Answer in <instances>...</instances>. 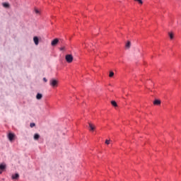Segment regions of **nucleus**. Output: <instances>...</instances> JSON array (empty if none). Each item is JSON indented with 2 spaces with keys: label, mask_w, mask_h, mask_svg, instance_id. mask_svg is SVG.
<instances>
[{
  "label": "nucleus",
  "mask_w": 181,
  "mask_h": 181,
  "mask_svg": "<svg viewBox=\"0 0 181 181\" xmlns=\"http://www.w3.org/2000/svg\"><path fill=\"white\" fill-rule=\"evenodd\" d=\"M105 144L106 145H110V140H106Z\"/></svg>",
  "instance_id": "nucleus-19"
},
{
  "label": "nucleus",
  "mask_w": 181,
  "mask_h": 181,
  "mask_svg": "<svg viewBox=\"0 0 181 181\" xmlns=\"http://www.w3.org/2000/svg\"><path fill=\"white\" fill-rule=\"evenodd\" d=\"M136 2L139 3L141 5H142V4H144V2L142 1V0H134Z\"/></svg>",
  "instance_id": "nucleus-16"
},
{
  "label": "nucleus",
  "mask_w": 181,
  "mask_h": 181,
  "mask_svg": "<svg viewBox=\"0 0 181 181\" xmlns=\"http://www.w3.org/2000/svg\"><path fill=\"white\" fill-rule=\"evenodd\" d=\"M42 97H43L42 93H37V95H36L37 100H42Z\"/></svg>",
  "instance_id": "nucleus-10"
},
{
  "label": "nucleus",
  "mask_w": 181,
  "mask_h": 181,
  "mask_svg": "<svg viewBox=\"0 0 181 181\" xmlns=\"http://www.w3.org/2000/svg\"><path fill=\"white\" fill-rule=\"evenodd\" d=\"M60 50H64V47H61Z\"/></svg>",
  "instance_id": "nucleus-22"
},
{
  "label": "nucleus",
  "mask_w": 181,
  "mask_h": 181,
  "mask_svg": "<svg viewBox=\"0 0 181 181\" xmlns=\"http://www.w3.org/2000/svg\"><path fill=\"white\" fill-rule=\"evenodd\" d=\"M112 105H113V107H117L118 105H117V102H115V100H112L111 102Z\"/></svg>",
  "instance_id": "nucleus-13"
},
{
  "label": "nucleus",
  "mask_w": 181,
  "mask_h": 181,
  "mask_svg": "<svg viewBox=\"0 0 181 181\" xmlns=\"http://www.w3.org/2000/svg\"><path fill=\"white\" fill-rule=\"evenodd\" d=\"M11 179H13V180L19 179V174L16 173V174L13 175L11 176Z\"/></svg>",
  "instance_id": "nucleus-8"
},
{
  "label": "nucleus",
  "mask_w": 181,
  "mask_h": 181,
  "mask_svg": "<svg viewBox=\"0 0 181 181\" xmlns=\"http://www.w3.org/2000/svg\"><path fill=\"white\" fill-rule=\"evenodd\" d=\"M57 43H59V39L55 38L54 40H53L51 42L52 46H56L57 45Z\"/></svg>",
  "instance_id": "nucleus-3"
},
{
  "label": "nucleus",
  "mask_w": 181,
  "mask_h": 181,
  "mask_svg": "<svg viewBox=\"0 0 181 181\" xmlns=\"http://www.w3.org/2000/svg\"><path fill=\"white\" fill-rule=\"evenodd\" d=\"M154 105H160V100H155L153 101Z\"/></svg>",
  "instance_id": "nucleus-9"
},
{
  "label": "nucleus",
  "mask_w": 181,
  "mask_h": 181,
  "mask_svg": "<svg viewBox=\"0 0 181 181\" xmlns=\"http://www.w3.org/2000/svg\"><path fill=\"white\" fill-rule=\"evenodd\" d=\"M2 173V171H0V174H1Z\"/></svg>",
  "instance_id": "nucleus-23"
},
{
  "label": "nucleus",
  "mask_w": 181,
  "mask_h": 181,
  "mask_svg": "<svg viewBox=\"0 0 181 181\" xmlns=\"http://www.w3.org/2000/svg\"><path fill=\"white\" fill-rule=\"evenodd\" d=\"M49 86H51V87H52V88H56V87H57V86H59V81L52 78L49 81Z\"/></svg>",
  "instance_id": "nucleus-1"
},
{
  "label": "nucleus",
  "mask_w": 181,
  "mask_h": 181,
  "mask_svg": "<svg viewBox=\"0 0 181 181\" xmlns=\"http://www.w3.org/2000/svg\"><path fill=\"white\" fill-rule=\"evenodd\" d=\"M109 77H114V73L112 71L110 72Z\"/></svg>",
  "instance_id": "nucleus-17"
},
{
  "label": "nucleus",
  "mask_w": 181,
  "mask_h": 181,
  "mask_svg": "<svg viewBox=\"0 0 181 181\" xmlns=\"http://www.w3.org/2000/svg\"><path fill=\"white\" fill-rule=\"evenodd\" d=\"M33 41L35 42V45H36V46H37V45H39V38L37 37H34Z\"/></svg>",
  "instance_id": "nucleus-6"
},
{
  "label": "nucleus",
  "mask_w": 181,
  "mask_h": 181,
  "mask_svg": "<svg viewBox=\"0 0 181 181\" xmlns=\"http://www.w3.org/2000/svg\"><path fill=\"white\" fill-rule=\"evenodd\" d=\"M65 59L66 60L67 63H71L73 62V55L66 54L65 57Z\"/></svg>",
  "instance_id": "nucleus-2"
},
{
  "label": "nucleus",
  "mask_w": 181,
  "mask_h": 181,
  "mask_svg": "<svg viewBox=\"0 0 181 181\" xmlns=\"http://www.w3.org/2000/svg\"><path fill=\"white\" fill-rule=\"evenodd\" d=\"M35 13H39V10L35 9Z\"/></svg>",
  "instance_id": "nucleus-21"
},
{
  "label": "nucleus",
  "mask_w": 181,
  "mask_h": 181,
  "mask_svg": "<svg viewBox=\"0 0 181 181\" xmlns=\"http://www.w3.org/2000/svg\"><path fill=\"white\" fill-rule=\"evenodd\" d=\"M36 124H35V123H30V127H31V128H33V127H35Z\"/></svg>",
  "instance_id": "nucleus-18"
},
{
  "label": "nucleus",
  "mask_w": 181,
  "mask_h": 181,
  "mask_svg": "<svg viewBox=\"0 0 181 181\" xmlns=\"http://www.w3.org/2000/svg\"><path fill=\"white\" fill-rule=\"evenodd\" d=\"M8 138L9 141H13V138H15V134L12 133H9L8 135Z\"/></svg>",
  "instance_id": "nucleus-4"
},
{
  "label": "nucleus",
  "mask_w": 181,
  "mask_h": 181,
  "mask_svg": "<svg viewBox=\"0 0 181 181\" xmlns=\"http://www.w3.org/2000/svg\"><path fill=\"white\" fill-rule=\"evenodd\" d=\"M90 131H94L95 129V126L94 124L89 123Z\"/></svg>",
  "instance_id": "nucleus-7"
},
{
  "label": "nucleus",
  "mask_w": 181,
  "mask_h": 181,
  "mask_svg": "<svg viewBox=\"0 0 181 181\" xmlns=\"http://www.w3.org/2000/svg\"><path fill=\"white\" fill-rule=\"evenodd\" d=\"M39 138H40V136L37 134H35L34 135V139H35V141H37V139H39Z\"/></svg>",
  "instance_id": "nucleus-11"
},
{
  "label": "nucleus",
  "mask_w": 181,
  "mask_h": 181,
  "mask_svg": "<svg viewBox=\"0 0 181 181\" xmlns=\"http://www.w3.org/2000/svg\"><path fill=\"white\" fill-rule=\"evenodd\" d=\"M168 35H169L170 38L171 40L173 39V37H174L173 33H169Z\"/></svg>",
  "instance_id": "nucleus-15"
},
{
  "label": "nucleus",
  "mask_w": 181,
  "mask_h": 181,
  "mask_svg": "<svg viewBox=\"0 0 181 181\" xmlns=\"http://www.w3.org/2000/svg\"><path fill=\"white\" fill-rule=\"evenodd\" d=\"M6 169V164L4 163L0 164V170H5Z\"/></svg>",
  "instance_id": "nucleus-5"
},
{
  "label": "nucleus",
  "mask_w": 181,
  "mask_h": 181,
  "mask_svg": "<svg viewBox=\"0 0 181 181\" xmlns=\"http://www.w3.org/2000/svg\"><path fill=\"white\" fill-rule=\"evenodd\" d=\"M126 47L127 49H129L131 47V42L128 41L127 43L126 44Z\"/></svg>",
  "instance_id": "nucleus-12"
},
{
  "label": "nucleus",
  "mask_w": 181,
  "mask_h": 181,
  "mask_svg": "<svg viewBox=\"0 0 181 181\" xmlns=\"http://www.w3.org/2000/svg\"><path fill=\"white\" fill-rule=\"evenodd\" d=\"M43 81H45V83H47V79L46 78H43Z\"/></svg>",
  "instance_id": "nucleus-20"
},
{
  "label": "nucleus",
  "mask_w": 181,
  "mask_h": 181,
  "mask_svg": "<svg viewBox=\"0 0 181 181\" xmlns=\"http://www.w3.org/2000/svg\"><path fill=\"white\" fill-rule=\"evenodd\" d=\"M3 6L4 8H9V4L8 3H3Z\"/></svg>",
  "instance_id": "nucleus-14"
}]
</instances>
